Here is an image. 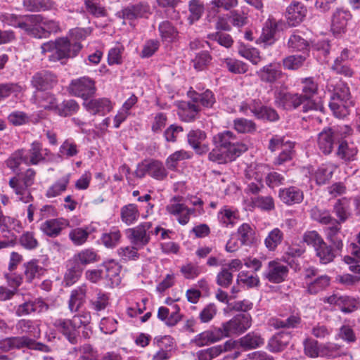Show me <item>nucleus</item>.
Returning <instances> with one entry per match:
<instances>
[{"mask_svg": "<svg viewBox=\"0 0 360 360\" xmlns=\"http://www.w3.org/2000/svg\"><path fill=\"white\" fill-rule=\"evenodd\" d=\"M214 148L209 153V160L219 164L235 160L248 150V146L240 141L231 131L218 133L213 137Z\"/></svg>", "mask_w": 360, "mask_h": 360, "instance_id": "obj_1", "label": "nucleus"}, {"mask_svg": "<svg viewBox=\"0 0 360 360\" xmlns=\"http://www.w3.org/2000/svg\"><path fill=\"white\" fill-rule=\"evenodd\" d=\"M82 48L79 42L71 41L66 37H60L44 43L41 50V53L46 55L50 61L56 62L76 56Z\"/></svg>", "mask_w": 360, "mask_h": 360, "instance_id": "obj_2", "label": "nucleus"}, {"mask_svg": "<svg viewBox=\"0 0 360 360\" xmlns=\"http://www.w3.org/2000/svg\"><path fill=\"white\" fill-rule=\"evenodd\" d=\"M352 105L349 87L344 83L338 84L334 89L329 106L334 115L343 118L348 115Z\"/></svg>", "mask_w": 360, "mask_h": 360, "instance_id": "obj_3", "label": "nucleus"}, {"mask_svg": "<svg viewBox=\"0 0 360 360\" xmlns=\"http://www.w3.org/2000/svg\"><path fill=\"white\" fill-rule=\"evenodd\" d=\"M35 174L34 169H28L21 181L17 177H13L9 181V186L14 190L19 200L24 203H30L33 200L29 187L34 184Z\"/></svg>", "mask_w": 360, "mask_h": 360, "instance_id": "obj_4", "label": "nucleus"}, {"mask_svg": "<svg viewBox=\"0 0 360 360\" xmlns=\"http://www.w3.org/2000/svg\"><path fill=\"white\" fill-rule=\"evenodd\" d=\"M251 316L250 314H239L228 321L223 323L219 329L221 338H228L234 335L243 333L251 326Z\"/></svg>", "mask_w": 360, "mask_h": 360, "instance_id": "obj_5", "label": "nucleus"}, {"mask_svg": "<svg viewBox=\"0 0 360 360\" xmlns=\"http://www.w3.org/2000/svg\"><path fill=\"white\" fill-rule=\"evenodd\" d=\"M31 17H36L37 19L30 24L28 34L35 38H46L51 33L60 30L59 23L56 20L44 18L41 15H31Z\"/></svg>", "mask_w": 360, "mask_h": 360, "instance_id": "obj_6", "label": "nucleus"}, {"mask_svg": "<svg viewBox=\"0 0 360 360\" xmlns=\"http://www.w3.org/2000/svg\"><path fill=\"white\" fill-rule=\"evenodd\" d=\"M152 225L151 222L145 221L127 229L126 236L130 243L141 249L146 246L150 240Z\"/></svg>", "mask_w": 360, "mask_h": 360, "instance_id": "obj_7", "label": "nucleus"}, {"mask_svg": "<svg viewBox=\"0 0 360 360\" xmlns=\"http://www.w3.org/2000/svg\"><path fill=\"white\" fill-rule=\"evenodd\" d=\"M240 111L248 115L250 111L257 119L266 120L274 122L278 120L277 112L272 108L265 106L259 101L253 100L250 103H242L240 105Z\"/></svg>", "mask_w": 360, "mask_h": 360, "instance_id": "obj_8", "label": "nucleus"}, {"mask_svg": "<svg viewBox=\"0 0 360 360\" xmlns=\"http://www.w3.org/2000/svg\"><path fill=\"white\" fill-rule=\"evenodd\" d=\"M70 91L72 95L86 100L95 94V83L89 77H81L72 81Z\"/></svg>", "mask_w": 360, "mask_h": 360, "instance_id": "obj_9", "label": "nucleus"}, {"mask_svg": "<svg viewBox=\"0 0 360 360\" xmlns=\"http://www.w3.org/2000/svg\"><path fill=\"white\" fill-rule=\"evenodd\" d=\"M288 274V266L278 261H271L268 263L264 277L269 282L279 283L285 281Z\"/></svg>", "mask_w": 360, "mask_h": 360, "instance_id": "obj_10", "label": "nucleus"}, {"mask_svg": "<svg viewBox=\"0 0 360 360\" xmlns=\"http://www.w3.org/2000/svg\"><path fill=\"white\" fill-rule=\"evenodd\" d=\"M166 210L170 214L176 216L177 221L181 225L188 224L190 216L195 212V209L188 208L184 204L178 202L176 198H174L167 205Z\"/></svg>", "mask_w": 360, "mask_h": 360, "instance_id": "obj_11", "label": "nucleus"}, {"mask_svg": "<svg viewBox=\"0 0 360 360\" xmlns=\"http://www.w3.org/2000/svg\"><path fill=\"white\" fill-rule=\"evenodd\" d=\"M307 13V8L302 3L293 1L286 9L287 23L290 27H296L304 20Z\"/></svg>", "mask_w": 360, "mask_h": 360, "instance_id": "obj_12", "label": "nucleus"}, {"mask_svg": "<svg viewBox=\"0 0 360 360\" xmlns=\"http://www.w3.org/2000/svg\"><path fill=\"white\" fill-rule=\"evenodd\" d=\"M302 95L307 100V104L303 106V111L308 112L309 110H317L318 105L312 101L313 96L317 93L318 84L312 77H307L302 79Z\"/></svg>", "mask_w": 360, "mask_h": 360, "instance_id": "obj_13", "label": "nucleus"}, {"mask_svg": "<svg viewBox=\"0 0 360 360\" xmlns=\"http://www.w3.org/2000/svg\"><path fill=\"white\" fill-rule=\"evenodd\" d=\"M36 17H31V15L18 16L13 13H3L0 14V21L10 26L19 27L29 34L30 24L36 20Z\"/></svg>", "mask_w": 360, "mask_h": 360, "instance_id": "obj_14", "label": "nucleus"}, {"mask_svg": "<svg viewBox=\"0 0 360 360\" xmlns=\"http://www.w3.org/2000/svg\"><path fill=\"white\" fill-rule=\"evenodd\" d=\"M53 324L70 343L76 344L77 342L78 328L75 325L72 318L71 319H58L54 321Z\"/></svg>", "mask_w": 360, "mask_h": 360, "instance_id": "obj_15", "label": "nucleus"}, {"mask_svg": "<svg viewBox=\"0 0 360 360\" xmlns=\"http://www.w3.org/2000/svg\"><path fill=\"white\" fill-rule=\"evenodd\" d=\"M260 80L267 84H274L280 79L283 73L279 63H271L257 72Z\"/></svg>", "mask_w": 360, "mask_h": 360, "instance_id": "obj_16", "label": "nucleus"}, {"mask_svg": "<svg viewBox=\"0 0 360 360\" xmlns=\"http://www.w3.org/2000/svg\"><path fill=\"white\" fill-rule=\"evenodd\" d=\"M324 302L335 304L344 313H350L356 309L357 302L354 298L346 295L333 294L323 298Z\"/></svg>", "mask_w": 360, "mask_h": 360, "instance_id": "obj_17", "label": "nucleus"}, {"mask_svg": "<svg viewBox=\"0 0 360 360\" xmlns=\"http://www.w3.org/2000/svg\"><path fill=\"white\" fill-rule=\"evenodd\" d=\"M187 137L189 145L198 154L202 155L209 150L208 144L205 143L207 138L205 131L200 129L191 130Z\"/></svg>", "mask_w": 360, "mask_h": 360, "instance_id": "obj_18", "label": "nucleus"}, {"mask_svg": "<svg viewBox=\"0 0 360 360\" xmlns=\"http://www.w3.org/2000/svg\"><path fill=\"white\" fill-rule=\"evenodd\" d=\"M351 15L349 11L337 8L333 13L331 18V31L335 35L345 32L348 20Z\"/></svg>", "mask_w": 360, "mask_h": 360, "instance_id": "obj_19", "label": "nucleus"}, {"mask_svg": "<svg viewBox=\"0 0 360 360\" xmlns=\"http://www.w3.org/2000/svg\"><path fill=\"white\" fill-rule=\"evenodd\" d=\"M21 150L23 151L24 163L26 165H37L45 158L43 152L44 151L46 155L48 152L47 149L43 150L41 144L37 141L33 142L29 150Z\"/></svg>", "mask_w": 360, "mask_h": 360, "instance_id": "obj_20", "label": "nucleus"}, {"mask_svg": "<svg viewBox=\"0 0 360 360\" xmlns=\"http://www.w3.org/2000/svg\"><path fill=\"white\" fill-rule=\"evenodd\" d=\"M69 226V221L63 218L46 220L41 225V230L49 237L58 236L63 229Z\"/></svg>", "mask_w": 360, "mask_h": 360, "instance_id": "obj_21", "label": "nucleus"}, {"mask_svg": "<svg viewBox=\"0 0 360 360\" xmlns=\"http://www.w3.org/2000/svg\"><path fill=\"white\" fill-rule=\"evenodd\" d=\"M15 328L18 334L25 335V337L30 338H39L41 335V330L39 324L34 321L29 319H20L16 325Z\"/></svg>", "mask_w": 360, "mask_h": 360, "instance_id": "obj_22", "label": "nucleus"}, {"mask_svg": "<svg viewBox=\"0 0 360 360\" xmlns=\"http://www.w3.org/2000/svg\"><path fill=\"white\" fill-rule=\"evenodd\" d=\"M87 292V286L82 284L77 288L74 289L70 294L68 301V309L74 313L79 311L80 307L84 304Z\"/></svg>", "mask_w": 360, "mask_h": 360, "instance_id": "obj_23", "label": "nucleus"}, {"mask_svg": "<svg viewBox=\"0 0 360 360\" xmlns=\"http://www.w3.org/2000/svg\"><path fill=\"white\" fill-rule=\"evenodd\" d=\"M335 141V134L331 129H324L318 135V147L325 155L331 153L333 150Z\"/></svg>", "mask_w": 360, "mask_h": 360, "instance_id": "obj_24", "label": "nucleus"}, {"mask_svg": "<svg viewBox=\"0 0 360 360\" xmlns=\"http://www.w3.org/2000/svg\"><path fill=\"white\" fill-rule=\"evenodd\" d=\"M48 306L44 301L40 299L34 300L26 301L22 304H20L15 311V314L18 316L28 315L32 312H41L46 311Z\"/></svg>", "mask_w": 360, "mask_h": 360, "instance_id": "obj_25", "label": "nucleus"}, {"mask_svg": "<svg viewBox=\"0 0 360 360\" xmlns=\"http://www.w3.org/2000/svg\"><path fill=\"white\" fill-rule=\"evenodd\" d=\"M31 344V338L25 336L7 338L0 341V350L7 352L14 349L29 347Z\"/></svg>", "mask_w": 360, "mask_h": 360, "instance_id": "obj_26", "label": "nucleus"}, {"mask_svg": "<svg viewBox=\"0 0 360 360\" xmlns=\"http://www.w3.org/2000/svg\"><path fill=\"white\" fill-rule=\"evenodd\" d=\"M278 196L281 200L287 205L300 203L304 198L302 191L295 186L280 189Z\"/></svg>", "mask_w": 360, "mask_h": 360, "instance_id": "obj_27", "label": "nucleus"}, {"mask_svg": "<svg viewBox=\"0 0 360 360\" xmlns=\"http://www.w3.org/2000/svg\"><path fill=\"white\" fill-rule=\"evenodd\" d=\"M291 337L290 333H278L270 338L268 342L267 348L271 352H280L288 345Z\"/></svg>", "mask_w": 360, "mask_h": 360, "instance_id": "obj_28", "label": "nucleus"}, {"mask_svg": "<svg viewBox=\"0 0 360 360\" xmlns=\"http://www.w3.org/2000/svg\"><path fill=\"white\" fill-rule=\"evenodd\" d=\"M56 82L54 75L46 71L36 73L32 79L33 86L39 90L49 89L53 86Z\"/></svg>", "mask_w": 360, "mask_h": 360, "instance_id": "obj_29", "label": "nucleus"}, {"mask_svg": "<svg viewBox=\"0 0 360 360\" xmlns=\"http://www.w3.org/2000/svg\"><path fill=\"white\" fill-rule=\"evenodd\" d=\"M178 108V115L182 121L186 122L194 120L200 111V108L194 102L181 101Z\"/></svg>", "mask_w": 360, "mask_h": 360, "instance_id": "obj_30", "label": "nucleus"}, {"mask_svg": "<svg viewBox=\"0 0 360 360\" xmlns=\"http://www.w3.org/2000/svg\"><path fill=\"white\" fill-rule=\"evenodd\" d=\"M220 333L217 328L203 331L194 338L193 342L198 347H203L218 342L222 340Z\"/></svg>", "mask_w": 360, "mask_h": 360, "instance_id": "obj_31", "label": "nucleus"}, {"mask_svg": "<svg viewBox=\"0 0 360 360\" xmlns=\"http://www.w3.org/2000/svg\"><path fill=\"white\" fill-rule=\"evenodd\" d=\"M104 268L103 277L110 281L111 287L117 286L121 283V278L120 276V266L111 260L105 262L103 264Z\"/></svg>", "mask_w": 360, "mask_h": 360, "instance_id": "obj_32", "label": "nucleus"}, {"mask_svg": "<svg viewBox=\"0 0 360 360\" xmlns=\"http://www.w3.org/2000/svg\"><path fill=\"white\" fill-rule=\"evenodd\" d=\"M149 12V6L146 4H139L129 6L120 12V15L126 20H134L145 17Z\"/></svg>", "mask_w": 360, "mask_h": 360, "instance_id": "obj_33", "label": "nucleus"}, {"mask_svg": "<svg viewBox=\"0 0 360 360\" xmlns=\"http://www.w3.org/2000/svg\"><path fill=\"white\" fill-rule=\"evenodd\" d=\"M358 153L357 146L353 142L347 141H342L338 148L336 155L345 162H351L355 160Z\"/></svg>", "mask_w": 360, "mask_h": 360, "instance_id": "obj_34", "label": "nucleus"}, {"mask_svg": "<svg viewBox=\"0 0 360 360\" xmlns=\"http://www.w3.org/2000/svg\"><path fill=\"white\" fill-rule=\"evenodd\" d=\"M86 108L94 114L101 113L103 115L109 112L112 105L111 102L105 98L93 99L88 102H84Z\"/></svg>", "mask_w": 360, "mask_h": 360, "instance_id": "obj_35", "label": "nucleus"}, {"mask_svg": "<svg viewBox=\"0 0 360 360\" xmlns=\"http://www.w3.org/2000/svg\"><path fill=\"white\" fill-rule=\"evenodd\" d=\"M140 213L138 207L135 204H128L120 210L122 221L129 226L134 224L139 219Z\"/></svg>", "mask_w": 360, "mask_h": 360, "instance_id": "obj_36", "label": "nucleus"}, {"mask_svg": "<svg viewBox=\"0 0 360 360\" xmlns=\"http://www.w3.org/2000/svg\"><path fill=\"white\" fill-rule=\"evenodd\" d=\"M238 343L245 350H250L263 345L264 340L257 333H249L240 338Z\"/></svg>", "mask_w": 360, "mask_h": 360, "instance_id": "obj_37", "label": "nucleus"}, {"mask_svg": "<svg viewBox=\"0 0 360 360\" xmlns=\"http://www.w3.org/2000/svg\"><path fill=\"white\" fill-rule=\"evenodd\" d=\"M239 240L243 245L250 246L256 243L255 231L249 224L244 223L238 229Z\"/></svg>", "mask_w": 360, "mask_h": 360, "instance_id": "obj_38", "label": "nucleus"}, {"mask_svg": "<svg viewBox=\"0 0 360 360\" xmlns=\"http://www.w3.org/2000/svg\"><path fill=\"white\" fill-rule=\"evenodd\" d=\"M24 267L25 279L30 283L35 278H39L45 271V269L39 264V262L36 259L25 263Z\"/></svg>", "mask_w": 360, "mask_h": 360, "instance_id": "obj_39", "label": "nucleus"}, {"mask_svg": "<svg viewBox=\"0 0 360 360\" xmlns=\"http://www.w3.org/2000/svg\"><path fill=\"white\" fill-rule=\"evenodd\" d=\"M276 30V22L272 20H267L258 41L263 43L264 46L273 44L275 41L274 37Z\"/></svg>", "mask_w": 360, "mask_h": 360, "instance_id": "obj_40", "label": "nucleus"}, {"mask_svg": "<svg viewBox=\"0 0 360 360\" xmlns=\"http://www.w3.org/2000/svg\"><path fill=\"white\" fill-rule=\"evenodd\" d=\"M267 168L264 165L250 164L245 171V175L249 181H262L266 174Z\"/></svg>", "mask_w": 360, "mask_h": 360, "instance_id": "obj_41", "label": "nucleus"}, {"mask_svg": "<svg viewBox=\"0 0 360 360\" xmlns=\"http://www.w3.org/2000/svg\"><path fill=\"white\" fill-rule=\"evenodd\" d=\"M159 32L162 41L166 42H173L179 37L177 30L169 21H164L160 24Z\"/></svg>", "mask_w": 360, "mask_h": 360, "instance_id": "obj_42", "label": "nucleus"}, {"mask_svg": "<svg viewBox=\"0 0 360 360\" xmlns=\"http://www.w3.org/2000/svg\"><path fill=\"white\" fill-rule=\"evenodd\" d=\"M316 255L319 258L320 263L327 264L333 261L335 257V253L333 248L326 243H323L315 250Z\"/></svg>", "mask_w": 360, "mask_h": 360, "instance_id": "obj_43", "label": "nucleus"}, {"mask_svg": "<svg viewBox=\"0 0 360 360\" xmlns=\"http://www.w3.org/2000/svg\"><path fill=\"white\" fill-rule=\"evenodd\" d=\"M350 201L346 198L339 199L334 205V212L340 223L345 222L349 216Z\"/></svg>", "mask_w": 360, "mask_h": 360, "instance_id": "obj_44", "label": "nucleus"}, {"mask_svg": "<svg viewBox=\"0 0 360 360\" xmlns=\"http://www.w3.org/2000/svg\"><path fill=\"white\" fill-rule=\"evenodd\" d=\"M301 322V319L297 315H291L285 320L274 319L271 320V326L276 329L279 328H295Z\"/></svg>", "mask_w": 360, "mask_h": 360, "instance_id": "obj_45", "label": "nucleus"}, {"mask_svg": "<svg viewBox=\"0 0 360 360\" xmlns=\"http://www.w3.org/2000/svg\"><path fill=\"white\" fill-rule=\"evenodd\" d=\"M69 174L63 176L47 189L46 192V196L49 198H51L60 195L63 191L66 190L69 184Z\"/></svg>", "mask_w": 360, "mask_h": 360, "instance_id": "obj_46", "label": "nucleus"}, {"mask_svg": "<svg viewBox=\"0 0 360 360\" xmlns=\"http://www.w3.org/2000/svg\"><path fill=\"white\" fill-rule=\"evenodd\" d=\"M148 174L151 177L162 180L167 176V172L163 164L158 160L148 162Z\"/></svg>", "mask_w": 360, "mask_h": 360, "instance_id": "obj_47", "label": "nucleus"}, {"mask_svg": "<svg viewBox=\"0 0 360 360\" xmlns=\"http://www.w3.org/2000/svg\"><path fill=\"white\" fill-rule=\"evenodd\" d=\"M24 8L29 11H39L51 9L53 4L51 0H23Z\"/></svg>", "mask_w": 360, "mask_h": 360, "instance_id": "obj_48", "label": "nucleus"}, {"mask_svg": "<svg viewBox=\"0 0 360 360\" xmlns=\"http://www.w3.org/2000/svg\"><path fill=\"white\" fill-rule=\"evenodd\" d=\"M306 59L305 55H291L283 59V66L288 70H297L303 66Z\"/></svg>", "mask_w": 360, "mask_h": 360, "instance_id": "obj_49", "label": "nucleus"}, {"mask_svg": "<svg viewBox=\"0 0 360 360\" xmlns=\"http://www.w3.org/2000/svg\"><path fill=\"white\" fill-rule=\"evenodd\" d=\"M335 167L332 165H323L317 169L314 178L317 184H325L328 181L334 172Z\"/></svg>", "mask_w": 360, "mask_h": 360, "instance_id": "obj_50", "label": "nucleus"}, {"mask_svg": "<svg viewBox=\"0 0 360 360\" xmlns=\"http://www.w3.org/2000/svg\"><path fill=\"white\" fill-rule=\"evenodd\" d=\"M79 108L78 103L75 100L70 99L58 104L55 113L62 117L70 116L77 112Z\"/></svg>", "mask_w": 360, "mask_h": 360, "instance_id": "obj_51", "label": "nucleus"}, {"mask_svg": "<svg viewBox=\"0 0 360 360\" xmlns=\"http://www.w3.org/2000/svg\"><path fill=\"white\" fill-rule=\"evenodd\" d=\"M89 231L87 227L72 229L69 233V238L75 245H82L86 243Z\"/></svg>", "mask_w": 360, "mask_h": 360, "instance_id": "obj_52", "label": "nucleus"}, {"mask_svg": "<svg viewBox=\"0 0 360 360\" xmlns=\"http://www.w3.org/2000/svg\"><path fill=\"white\" fill-rule=\"evenodd\" d=\"M221 65L234 74H243L248 71V66L245 63L229 58L222 59Z\"/></svg>", "mask_w": 360, "mask_h": 360, "instance_id": "obj_53", "label": "nucleus"}, {"mask_svg": "<svg viewBox=\"0 0 360 360\" xmlns=\"http://www.w3.org/2000/svg\"><path fill=\"white\" fill-rule=\"evenodd\" d=\"M120 231L116 228L112 229L109 232L104 233L101 236L102 243L108 248H115L121 238Z\"/></svg>", "mask_w": 360, "mask_h": 360, "instance_id": "obj_54", "label": "nucleus"}, {"mask_svg": "<svg viewBox=\"0 0 360 360\" xmlns=\"http://www.w3.org/2000/svg\"><path fill=\"white\" fill-rule=\"evenodd\" d=\"M89 304L91 309L94 311H100L104 310L109 304L108 295L99 290L96 296L90 300Z\"/></svg>", "mask_w": 360, "mask_h": 360, "instance_id": "obj_55", "label": "nucleus"}, {"mask_svg": "<svg viewBox=\"0 0 360 360\" xmlns=\"http://www.w3.org/2000/svg\"><path fill=\"white\" fill-rule=\"evenodd\" d=\"M287 46L292 51H301L305 50L309 44L297 32H295L288 39Z\"/></svg>", "mask_w": 360, "mask_h": 360, "instance_id": "obj_56", "label": "nucleus"}, {"mask_svg": "<svg viewBox=\"0 0 360 360\" xmlns=\"http://www.w3.org/2000/svg\"><path fill=\"white\" fill-rule=\"evenodd\" d=\"M78 153L77 145L74 141L66 139L59 148L58 155L60 158H70L76 156Z\"/></svg>", "mask_w": 360, "mask_h": 360, "instance_id": "obj_57", "label": "nucleus"}, {"mask_svg": "<svg viewBox=\"0 0 360 360\" xmlns=\"http://www.w3.org/2000/svg\"><path fill=\"white\" fill-rule=\"evenodd\" d=\"M339 224L340 221L338 222L337 220L333 219V221H331L330 224H331V226L327 228L328 238L338 250H340L343 245L342 240L338 238L337 236L340 231V226Z\"/></svg>", "mask_w": 360, "mask_h": 360, "instance_id": "obj_58", "label": "nucleus"}, {"mask_svg": "<svg viewBox=\"0 0 360 360\" xmlns=\"http://www.w3.org/2000/svg\"><path fill=\"white\" fill-rule=\"evenodd\" d=\"M188 6L190 15L188 17V20L190 24H193L201 18L205 8L199 0L190 1Z\"/></svg>", "mask_w": 360, "mask_h": 360, "instance_id": "obj_59", "label": "nucleus"}, {"mask_svg": "<svg viewBox=\"0 0 360 360\" xmlns=\"http://www.w3.org/2000/svg\"><path fill=\"white\" fill-rule=\"evenodd\" d=\"M141 250L136 245H131L121 247L117 249L119 257L124 261L136 260L139 258L138 251Z\"/></svg>", "mask_w": 360, "mask_h": 360, "instance_id": "obj_60", "label": "nucleus"}, {"mask_svg": "<svg viewBox=\"0 0 360 360\" xmlns=\"http://www.w3.org/2000/svg\"><path fill=\"white\" fill-rule=\"evenodd\" d=\"M75 260L78 263L86 265L98 260V256L92 249H84L75 255Z\"/></svg>", "mask_w": 360, "mask_h": 360, "instance_id": "obj_61", "label": "nucleus"}, {"mask_svg": "<svg viewBox=\"0 0 360 360\" xmlns=\"http://www.w3.org/2000/svg\"><path fill=\"white\" fill-rule=\"evenodd\" d=\"M283 240V233L278 229H274L265 238L264 243L268 250H274Z\"/></svg>", "mask_w": 360, "mask_h": 360, "instance_id": "obj_62", "label": "nucleus"}, {"mask_svg": "<svg viewBox=\"0 0 360 360\" xmlns=\"http://www.w3.org/2000/svg\"><path fill=\"white\" fill-rule=\"evenodd\" d=\"M37 97L38 103L41 108L56 112L58 104H57L56 100L52 94L44 92L37 95Z\"/></svg>", "mask_w": 360, "mask_h": 360, "instance_id": "obj_63", "label": "nucleus"}, {"mask_svg": "<svg viewBox=\"0 0 360 360\" xmlns=\"http://www.w3.org/2000/svg\"><path fill=\"white\" fill-rule=\"evenodd\" d=\"M330 283V278L326 276H321L308 285V291L311 294H316L325 290Z\"/></svg>", "mask_w": 360, "mask_h": 360, "instance_id": "obj_64", "label": "nucleus"}]
</instances>
